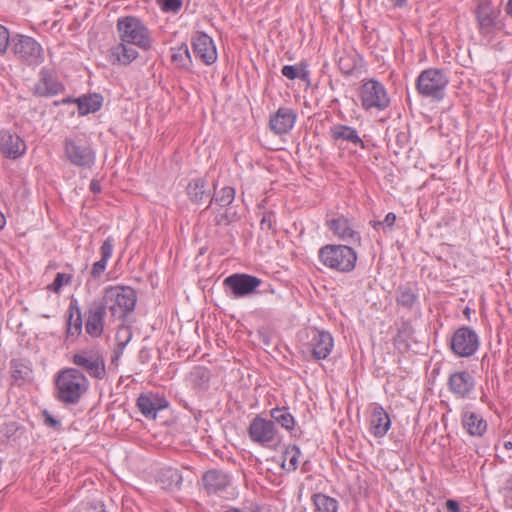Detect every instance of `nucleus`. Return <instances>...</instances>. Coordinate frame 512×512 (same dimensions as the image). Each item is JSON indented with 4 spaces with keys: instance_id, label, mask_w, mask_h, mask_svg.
<instances>
[{
    "instance_id": "f257e3e1",
    "label": "nucleus",
    "mask_w": 512,
    "mask_h": 512,
    "mask_svg": "<svg viewBox=\"0 0 512 512\" xmlns=\"http://www.w3.org/2000/svg\"><path fill=\"white\" fill-rule=\"evenodd\" d=\"M116 31L120 42L108 51V60L112 65L127 66L139 57L138 51L131 45L148 51L152 48L151 32L143 21L136 16H122L117 19Z\"/></svg>"
},
{
    "instance_id": "f03ea898",
    "label": "nucleus",
    "mask_w": 512,
    "mask_h": 512,
    "mask_svg": "<svg viewBox=\"0 0 512 512\" xmlns=\"http://www.w3.org/2000/svg\"><path fill=\"white\" fill-rule=\"evenodd\" d=\"M56 398L65 405H76L89 389V381L80 370L66 368L55 378Z\"/></svg>"
},
{
    "instance_id": "7ed1b4c3",
    "label": "nucleus",
    "mask_w": 512,
    "mask_h": 512,
    "mask_svg": "<svg viewBox=\"0 0 512 512\" xmlns=\"http://www.w3.org/2000/svg\"><path fill=\"white\" fill-rule=\"evenodd\" d=\"M98 301L106 305L111 317L124 320L135 309L137 293L129 286H108Z\"/></svg>"
},
{
    "instance_id": "20e7f679",
    "label": "nucleus",
    "mask_w": 512,
    "mask_h": 512,
    "mask_svg": "<svg viewBox=\"0 0 512 512\" xmlns=\"http://www.w3.org/2000/svg\"><path fill=\"white\" fill-rule=\"evenodd\" d=\"M318 258L325 267L348 273L354 270L358 257L356 251L348 245L328 244L319 249Z\"/></svg>"
},
{
    "instance_id": "39448f33",
    "label": "nucleus",
    "mask_w": 512,
    "mask_h": 512,
    "mask_svg": "<svg viewBox=\"0 0 512 512\" xmlns=\"http://www.w3.org/2000/svg\"><path fill=\"white\" fill-rule=\"evenodd\" d=\"M11 51L17 60L28 66H38L44 62V50L34 38L16 34L11 39Z\"/></svg>"
},
{
    "instance_id": "423d86ee",
    "label": "nucleus",
    "mask_w": 512,
    "mask_h": 512,
    "mask_svg": "<svg viewBox=\"0 0 512 512\" xmlns=\"http://www.w3.org/2000/svg\"><path fill=\"white\" fill-rule=\"evenodd\" d=\"M449 83L446 74L439 69L429 68L420 73L416 81V88L419 94L424 97H431L441 100Z\"/></svg>"
},
{
    "instance_id": "0eeeda50",
    "label": "nucleus",
    "mask_w": 512,
    "mask_h": 512,
    "mask_svg": "<svg viewBox=\"0 0 512 512\" xmlns=\"http://www.w3.org/2000/svg\"><path fill=\"white\" fill-rule=\"evenodd\" d=\"M359 97L362 108L367 111L372 109L382 111L390 105L386 88L375 79L363 81L359 90Z\"/></svg>"
},
{
    "instance_id": "6e6552de",
    "label": "nucleus",
    "mask_w": 512,
    "mask_h": 512,
    "mask_svg": "<svg viewBox=\"0 0 512 512\" xmlns=\"http://www.w3.org/2000/svg\"><path fill=\"white\" fill-rule=\"evenodd\" d=\"M65 158L74 166L90 168L95 162L92 147L81 139L68 137L64 140Z\"/></svg>"
},
{
    "instance_id": "1a4fd4ad",
    "label": "nucleus",
    "mask_w": 512,
    "mask_h": 512,
    "mask_svg": "<svg viewBox=\"0 0 512 512\" xmlns=\"http://www.w3.org/2000/svg\"><path fill=\"white\" fill-rule=\"evenodd\" d=\"M72 363L84 369L92 378L102 380L106 376L103 355L94 349H85L72 356Z\"/></svg>"
},
{
    "instance_id": "9d476101",
    "label": "nucleus",
    "mask_w": 512,
    "mask_h": 512,
    "mask_svg": "<svg viewBox=\"0 0 512 512\" xmlns=\"http://www.w3.org/2000/svg\"><path fill=\"white\" fill-rule=\"evenodd\" d=\"M453 353L458 357H470L479 347V337L470 327L463 326L457 329L450 342Z\"/></svg>"
},
{
    "instance_id": "9b49d317",
    "label": "nucleus",
    "mask_w": 512,
    "mask_h": 512,
    "mask_svg": "<svg viewBox=\"0 0 512 512\" xmlns=\"http://www.w3.org/2000/svg\"><path fill=\"white\" fill-rule=\"evenodd\" d=\"M262 280L256 276L249 274L235 273L226 277L223 285L231 290L234 298H242L256 293Z\"/></svg>"
},
{
    "instance_id": "f8f14e48",
    "label": "nucleus",
    "mask_w": 512,
    "mask_h": 512,
    "mask_svg": "<svg viewBox=\"0 0 512 512\" xmlns=\"http://www.w3.org/2000/svg\"><path fill=\"white\" fill-rule=\"evenodd\" d=\"M248 435L254 443L266 445L275 440L277 429L273 421L264 419L258 415L250 422Z\"/></svg>"
},
{
    "instance_id": "ddd939ff",
    "label": "nucleus",
    "mask_w": 512,
    "mask_h": 512,
    "mask_svg": "<svg viewBox=\"0 0 512 512\" xmlns=\"http://www.w3.org/2000/svg\"><path fill=\"white\" fill-rule=\"evenodd\" d=\"M106 305L94 300L86 312L85 331L92 338H99L104 332Z\"/></svg>"
},
{
    "instance_id": "4468645a",
    "label": "nucleus",
    "mask_w": 512,
    "mask_h": 512,
    "mask_svg": "<svg viewBox=\"0 0 512 512\" xmlns=\"http://www.w3.org/2000/svg\"><path fill=\"white\" fill-rule=\"evenodd\" d=\"M326 224L334 235L342 241L350 244H360L361 236L359 232L354 229L353 224L346 216L337 215L329 218Z\"/></svg>"
},
{
    "instance_id": "2eb2a0df",
    "label": "nucleus",
    "mask_w": 512,
    "mask_h": 512,
    "mask_svg": "<svg viewBox=\"0 0 512 512\" xmlns=\"http://www.w3.org/2000/svg\"><path fill=\"white\" fill-rule=\"evenodd\" d=\"M334 341L330 333L312 329L309 332L308 348L316 360L326 359L333 348Z\"/></svg>"
},
{
    "instance_id": "dca6fc26",
    "label": "nucleus",
    "mask_w": 512,
    "mask_h": 512,
    "mask_svg": "<svg viewBox=\"0 0 512 512\" xmlns=\"http://www.w3.org/2000/svg\"><path fill=\"white\" fill-rule=\"evenodd\" d=\"M193 53L204 64L211 65L217 60V50L213 39L203 32H196L192 36Z\"/></svg>"
},
{
    "instance_id": "f3484780",
    "label": "nucleus",
    "mask_w": 512,
    "mask_h": 512,
    "mask_svg": "<svg viewBox=\"0 0 512 512\" xmlns=\"http://www.w3.org/2000/svg\"><path fill=\"white\" fill-rule=\"evenodd\" d=\"M0 152L8 159H17L26 152L24 140L10 130H0Z\"/></svg>"
},
{
    "instance_id": "a211bd4d",
    "label": "nucleus",
    "mask_w": 512,
    "mask_h": 512,
    "mask_svg": "<svg viewBox=\"0 0 512 512\" xmlns=\"http://www.w3.org/2000/svg\"><path fill=\"white\" fill-rule=\"evenodd\" d=\"M477 20L480 33L488 38L502 29V24L498 20V13L489 5H480L477 10Z\"/></svg>"
},
{
    "instance_id": "6ab92c4d",
    "label": "nucleus",
    "mask_w": 512,
    "mask_h": 512,
    "mask_svg": "<svg viewBox=\"0 0 512 512\" xmlns=\"http://www.w3.org/2000/svg\"><path fill=\"white\" fill-rule=\"evenodd\" d=\"M448 388L455 397L466 398L475 388L474 377L467 371L454 372L448 378Z\"/></svg>"
},
{
    "instance_id": "aec40b11",
    "label": "nucleus",
    "mask_w": 512,
    "mask_h": 512,
    "mask_svg": "<svg viewBox=\"0 0 512 512\" xmlns=\"http://www.w3.org/2000/svg\"><path fill=\"white\" fill-rule=\"evenodd\" d=\"M297 119L296 112L288 107H280L275 114L270 117V129L277 135L288 133Z\"/></svg>"
},
{
    "instance_id": "412c9836",
    "label": "nucleus",
    "mask_w": 512,
    "mask_h": 512,
    "mask_svg": "<svg viewBox=\"0 0 512 512\" xmlns=\"http://www.w3.org/2000/svg\"><path fill=\"white\" fill-rule=\"evenodd\" d=\"M137 407L146 418L155 419L160 410L168 407V402L157 394H141L137 399Z\"/></svg>"
},
{
    "instance_id": "4be33fe9",
    "label": "nucleus",
    "mask_w": 512,
    "mask_h": 512,
    "mask_svg": "<svg viewBox=\"0 0 512 512\" xmlns=\"http://www.w3.org/2000/svg\"><path fill=\"white\" fill-rule=\"evenodd\" d=\"M63 89V85L56 80L54 74L43 68L40 72V79L35 84L34 94L40 97L53 96L62 92Z\"/></svg>"
},
{
    "instance_id": "5701e85b",
    "label": "nucleus",
    "mask_w": 512,
    "mask_h": 512,
    "mask_svg": "<svg viewBox=\"0 0 512 512\" xmlns=\"http://www.w3.org/2000/svg\"><path fill=\"white\" fill-rule=\"evenodd\" d=\"M330 138L335 142H346L355 147L365 148V143L359 136L358 131L348 125L335 124L329 129Z\"/></svg>"
},
{
    "instance_id": "b1692460",
    "label": "nucleus",
    "mask_w": 512,
    "mask_h": 512,
    "mask_svg": "<svg viewBox=\"0 0 512 512\" xmlns=\"http://www.w3.org/2000/svg\"><path fill=\"white\" fill-rule=\"evenodd\" d=\"M66 337L70 340H76L82 333L83 319L78 301L71 299L67 310Z\"/></svg>"
},
{
    "instance_id": "393cba45",
    "label": "nucleus",
    "mask_w": 512,
    "mask_h": 512,
    "mask_svg": "<svg viewBox=\"0 0 512 512\" xmlns=\"http://www.w3.org/2000/svg\"><path fill=\"white\" fill-rule=\"evenodd\" d=\"M461 423L465 431L475 437H481L487 430V422L481 414L465 408L461 414Z\"/></svg>"
},
{
    "instance_id": "a878e982",
    "label": "nucleus",
    "mask_w": 512,
    "mask_h": 512,
    "mask_svg": "<svg viewBox=\"0 0 512 512\" xmlns=\"http://www.w3.org/2000/svg\"><path fill=\"white\" fill-rule=\"evenodd\" d=\"M202 482L205 490L209 494H217L224 491L230 485V477L221 470H209L203 477Z\"/></svg>"
},
{
    "instance_id": "bb28decb",
    "label": "nucleus",
    "mask_w": 512,
    "mask_h": 512,
    "mask_svg": "<svg viewBox=\"0 0 512 512\" xmlns=\"http://www.w3.org/2000/svg\"><path fill=\"white\" fill-rule=\"evenodd\" d=\"M391 427V420L388 413L380 405L372 409L370 419V432L377 438L384 437Z\"/></svg>"
},
{
    "instance_id": "cd10ccee",
    "label": "nucleus",
    "mask_w": 512,
    "mask_h": 512,
    "mask_svg": "<svg viewBox=\"0 0 512 512\" xmlns=\"http://www.w3.org/2000/svg\"><path fill=\"white\" fill-rule=\"evenodd\" d=\"M114 248V240L108 237L100 248L101 259L95 262L91 269V276L95 279L99 278L106 270L107 262L111 258Z\"/></svg>"
},
{
    "instance_id": "c85d7f7f",
    "label": "nucleus",
    "mask_w": 512,
    "mask_h": 512,
    "mask_svg": "<svg viewBox=\"0 0 512 512\" xmlns=\"http://www.w3.org/2000/svg\"><path fill=\"white\" fill-rule=\"evenodd\" d=\"M78 106L79 115L84 116L89 113H95L102 107V97L98 94L82 96L75 99Z\"/></svg>"
},
{
    "instance_id": "c756f323",
    "label": "nucleus",
    "mask_w": 512,
    "mask_h": 512,
    "mask_svg": "<svg viewBox=\"0 0 512 512\" xmlns=\"http://www.w3.org/2000/svg\"><path fill=\"white\" fill-rule=\"evenodd\" d=\"M186 189L189 199L194 203H201L209 195L207 181L203 178L192 179Z\"/></svg>"
},
{
    "instance_id": "7c9ffc66",
    "label": "nucleus",
    "mask_w": 512,
    "mask_h": 512,
    "mask_svg": "<svg viewBox=\"0 0 512 512\" xmlns=\"http://www.w3.org/2000/svg\"><path fill=\"white\" fill-rule=\"evenodd\" d=\"M396 294L397 304L408 310H411L418 301L416 289L409 285L399 286Z\"/></svg>"
},
{
    "instance_id": "2f4dec72",
    "label": "nucleus",
    "mask_w": 512,
    "mask_h": 512,
    "mask_svg": "<svg viewBox=\"0 0 512 512\" xmlns=\"http://www.w3.org/2000/svg\"><path fill=\"white\" fill-rule=\"evenodd\" d=\"M158 482L161 484L163 489L171 490L180 486L182 482V476L180 472L175 468H164L158 475Z\"/></svg>"
},
{
    "instance_id": "473e14b6",
    "label": "nucleus",
    "mask_w": 512,
    "mask_h": 512,
    "mask_svg": "<svg viewBox=\"0 0 512 512\" xmlns=\"http://www.w3.org/2000/svg\"><path fill=\"white\" fill-rule=\"evenodd\" d=\"M314 512H337L338 501L323 493H316L312 496Z\"/></svg>"
},
{
    "instance_id": "72a5a7b5",
    "label": "nucleus",
    "mask_w": 512,
    "mask_h": 512,
    "mask_svg": "<svg viewBox=\"0 0 512 512\" xmlns=\"http://www.w3.org/2000/svg\"><path fill=\"white\" fill-rule=\"evenodd\" d=\"M171 60L175 66L181 69H189L192 64L191 55L186 44L171 48Z\"/></svg>"
},
{
    "instance_id": "f704fd0d",
    "label": "nucleus",
    "mask_w": 512,
    "mask_h": 512,
    "mask_svg": "<svg viewBox=\"0 0 512 512\" xmlns=\"http://www.w3.org/2000/svg\"><path fill=\"white\" fill-rule=\"evenodd\" d=\"M301 451L296 445L286 447L282 455V468L288 472L295 471L298 468V459Z\"/></svg>"
},
{
    "instance_id": "c9c22d12",
    "label": "nucleus",
    "mask_w": 512,
    "mask_h": 512,
    "mask_svg": "<svg viewBox=\"0 0 512 512\" xmlns=\"http://www.w3.org/2000/svg\"><path fill=\"white\" fill-rule=\"evenodd\" d=\"M270 416L274 423L280 424L286 430L291 431L294 429L295 419L287 408H273L270 411Z\"/></svg>"
},
{
    "instance_id": "e433bc0d",
    "label": "nucleus",
    "mask_w": 512,
    "mask_h": 512,
    "mask_svg": "<svg viewBox=\"0 0 512 512\" xmlns=\"http://www.w3.org/2000/svg\"><path fill=\"white\" fill-rule=\"evenodd\" d=\"M235 199V190L233 187L226 186L223 187L219 192L215 193L214 197L211 199L210 204L215 202L220 208H225L229 206Z\"/></svg>"
},
{
    "instance_id": "4c0bfd02",
    "label": "nucleus",
    "mask_w": 512,
    "mask_h": 512,
    "mask_svg": "<svg viewBox=\"0 0 512 512\" xmlns=\"http://www.w3.org/2000/svg\"><path fill=\"white\" fill-rule=\"evenodd\" d=\"M360 59L356 55L345 54L338 60V67L344 75H351L359 65Z\"/></svg>"
},
{
    "instance_id": "58836bf2",
    "label": "nucleus",
    "mask_w": 512,
    "mask_h": 512,
    "mask_svg": "<svg viewBox=\"0 0 512 512\" xmlns=\"http://www.w3.org/2000/svg\"><path fill=\"white\" fill-rule=\"evenodd\" d=\"M281 73L283 76L290 80H294L296 78L307 80L309 77V72L308 70H306V67L304 65H285L283 66Z\"/></svg>"
},
{
    "instance_id": "ea45409f",
    "label": "nucleus",
    "mask_w": 512,
    "mask_h": 512,
    "mask_svg": "<svg viewBox=\"0 0 512 512\" xmlns=\"http://www.w3.org/2000/svg\"><path fill=\"white\" fill-rule=\"evenodd\" d=\"M72 278L73 277L71 274L59 272L56 274L54 281L50 285H48L47 288L55 293H60L64 285H68L71 283Z\"/></svg>"
},
{
    "instance_id": "a19ab883",
    "label": "nucleus",
    "mask_w": 512,
    "mask_h": 512,
    "mask_svg": "<svg viewBox=\"0 0 512 512\" xmlns=\"http://www.w3.org/2000/svg\"><path fill=\"white\" fill-rule=\"evenodd\" d=\"M11 39L9 30L0 25V55L7 52L8 47L11 46Z\"/></svg>"
},
{
    "instance_id": "79ce46f5",
    "label": "nucleus",
    "mask_w": 512,
    "mask_h": 512,
    "mask_svg": "<svg viewBox=\"0 0 512 512\" xmlns=\"http://www.w3.org/2000/svg\"><path fill=\"white\" fill-rule=\"evenodd\" d=\"M165 12L177 13L182 7V0H158Z\"/></svg>"
},
{
    "instance_id": "37998d69",
    "label": "nucleus",
    "mask_w": 512,
    "mask_h": 512,
    "mask_svg": "<svg viewBox=\"0 0 512 512\" xmlns=\"http://www.w3.org/2000/svg\"><path fill=\"white\" fill-rule=\"evenodd\" d=\"M132 333L129 328H122L116 333V340L118 347L125 349L126 345L131 340Z\"/></svg>"
},
{
    "instance_id": "c03bdc74",
    "label": "nucleus",
    "mask_w": 512,
    "mask_h": 512,
    "mask_svg": "<svg viewBox=\"0 0 512 512\" xmlns=\"http://www.w3.org/2000/svg\"><path fill=\"white\" fill-rule=\"evenodd\" d=\"M234 220V215L228 213L227 210L219 211L215 216L217 225H228Z\"/></svg>"
},
{
    "instance_id": "a18cd8bd",
    "label": "nucleus",
    "mask_w": 512,
    "mask_h": 512,
    "mask_svg": "<svg viewBox=\"0 0 512 512\" xmlns=\"http://www.w3.org/2000/svg\"><path fill=\"white\" fill-rule=\"evenodd\" d=\"M275 221V216L273 213H265L261 219L260 226L262 230H271L273 228V223Z\"/></svg>"
},
{
    "instance_id": "49530a36",
    "label": "nucleus",
    "mask_w": 512,
    "mask_h": 512,
    "mask_svg": "<svg viewBox=\"0 0 512 512\" xmlns=\"http://www.w3.org/2000/svg\"><path fill=\"white\" fill-rule=\"evenodd\" d=\"M44 418L45 425L52 427L54 429H59L61 424L58 420H56L48 411H43L42 413Z\"/></svg>"
},
{
    "instance_id": "de8ad7c7",
    "label": "nucleus",
    "mask_w": 512,
    "mask_h": 512,
    "mask_svg": "<svg viewBox=\"0 0 512 512\" xmlns=\"http://www.w3.org/2000/svg\"><path fill=\"white\" fill-rule=\"evenodd\" d=\"M505 500L512 506V477L509 478L506 482V486L504 488Z\"/></svg>"
},
{
    "instance_id": "09e8293b",
    "label": "nucleus",
    "mask_w": 512,
    "mask_h": 512,
    "mask_svg": "<svg viewBox=\"0 0 512 512\" xmlns=\"http://www.w3.org/2000/svg\"><path fill=\"white\" fill-rule=\"evenodd\" d=\"M448 512H462L459 503L454 499H448L445 503Z\"/></svg>"
},
{
    "instance_id": "8fccbe9b",
    "label": "nucleus",
    "mask_w": 512,
    "mask_h": 512,
    "mask_svg": "<svg viewBox=\"0 0 512 512\" xmlns=\"http://www.w3.org/2000/svg\"><path fill=\"white\" fill-rule=\"evenodd\" d=\"M395 221H396V215L392 212L388 213L386 215V217L384 218L383 222H384V228H389L391 229L394 224H395Z\"/></svg>"
},
{
    "instance_id": "3c124183",
    "label": "nucleus",
    "mask_w": 512,
    "mask_h": 512,
    "mask_svg": "<svg viewBox=\"0 0 512 512\" xmlns=\"http://www.w3.org/2000/svg\"><path fill=\"white\" fill-rule=\"evenodd\" d=\"M123 352H124V349L116 346V348L113 352V355H112V359H111L112 363H116L122 356Z\"/></svg>"
},
{
    "instance_id": "603ef678",
    "label": "nucleus",
    "mask_w": 512,
    "mask_h": 512,
    "mask_svg": "<svg viewBox=\"0 0 512 512\" xmlns=\"http://www.w3.org/2000/svg\"><path fill=\"white\" fill-rule=\"evenodd\" d=\"M370 225L375 229V230H384L385 231V228H384V222L383 221H376V220H371L370 221Z\"/></svg>"
},
{
    "instance_id": "864d4df0",
    "label": "nucleus",
    "mask_w": 512,
    "mask_h": 512,
    "mask_svg": "<svg viewBox=\"0 0 512 512\" xmlns=\"http://www.w3.org/2000/svg\"><path fill=\"white\" fill-rule=\"evenodd\" d=\"M90 189L94 193H98L101 190L100 183L97 180H92L90 183Z\"/></svg>"
},
{
    "instance_id": "5fc2aeb1",
    "label": "nucleus",
    "mask_w": 512,
    "mask_h": 512,
    "mask_svg": "<svg viewBox=\"0 0 512 512\" xmlns=\"http://www.w3.org/2000/svg\"><path fill=\"white\" fill-rule=\"evenodd\" d=\"M506 10H507V13L512 17V0L508 1Z\"/></svg>"
},
{
    "instance_id": "6e6d98bb",
    "label": "nucleus",
    "mask_w": 512,
    "mask_h": 512,
    "mask_svg": "<svg viewBox=\"0 0 512 512\" xmlns=\"http://www.w3.org/2000/svg\"><path fill=\"white\" fill-rule=\"evenodd\" d=\"M503 445L506 450L512 449V441H505Z\"/></svg>"
},
{
    "instance_id": "4d7b16f0",
    "label": "nucleus",
    "mask_w": 512,
    "mask_h": 512,
    "mask_svg": "<svg viewBox=\"0 0 512 512\" xmlns=\"http://www.w3.org/2000/svg\"><path fill=\"white\" fill-rule=\"evenodd\" d=\"M3 224H4V216H3V214H0V228H2Z\"/></svg>"
},
{
    "instance_id": "13d9d810",
    "label": "nucleus",
    "mask_w": 512,
    "mask_h": 512,
    "mask_svg": "<svg viewBox=\"0 0 512 512\" xmlns=\"http://www.w3.org/2000/svg\"><path fill=\"white\" fill-rule=\"evenodd\" d=\"M73 100L71 98H66V99H63L62 100V103H70L72 102Z\"/></svg>"
},
{
    "instance_id": "bf43d9fd",
    "label": "nucleus",
    "mask_w": 512,
    "mask_h": 512,
    "mask_svg": "<svg viewBox=\"0 0 512 512\" xmlns=\"http://www.w3.org/2000/svg\"><path fill=\"white\" fill-rule=\"evenodd\" d=\"M66 7H67V8H72L73 6H72V5H70V4H67V5H66Z\"/></svg>"
}]
</instances>
